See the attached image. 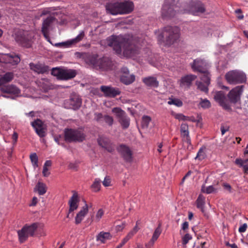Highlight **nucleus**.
Wrapping results in <instances>:
<instances>
[{"instance_id":"f257e3e1","label":"nucleus","mask_w":248,"mask_h":248,"mask_svg":"<svg viewBox=\"0 0 248 248\" xmlns=\"http://www.w3.org/2000/svg\"><path fill=\"white\" fill-rule=\"evenodd\" d=\"M108 45L112 47L120 57L132 58L138 54L140 48L133 37L112 35L107 40Z\"/></svg>"},{"instance_id":"f03ea898","label":"nucleus","mask_w":248,"mask_h":248,"mask_svg":"<svg viewBox=\"0 0 248 248\" xmlns=\"http://www.w3.org/2000/svg\"><path fill=\"white\" fill-rule=\"evenodd\" d=\"M174 0H165L164 4L162 7V16L164 18H171L174 17L178 13H189L194 16H198L205 11L203 4L199 1H191L186 6V8L179 10L177 6L170 3Z\"/></svg>"},{"instance_id":"7ed1b4c3","label":"nucleus","mask_w":248,"mask_h":248,"mask_svg":"<svg viewBox=\"0 0 248 248\" xmlns=\"http://www.w3.org/2000/svg\"><path fill=\"white\" fill-rule=\"evenodd\" d=\"M244 87V85L235 87L230 91L228 94V98L223 91H218V102L224 109L230 110L231 108L229 102L236 103L240 100Z\"/></svg>"},{"instance_id":"20e7f679","label":"nucleus","mask_w":248,"mask_h":248,"mask_svg":"<svg viewBox=\"0 0 248 248\" xmlns=\"http://www.w3.org/2000/svg\"><path fill=\"white\" fill-rule=\"evenodd\" d=\"M13 36L19 45L30 48L35 41V33L32 31L18 29L15 31Z\"/></svg>"},{"instance_id":"39448f33","label":"nucleus","mask_w":248,"mask_h":248,"mask_svg":"<svg viewBox=\"0 0 248 248\" xmlns=\"http://www.w3.org/2000/svg\"><path fill=\"white\" fill-rule=\"evenodd\" d=\"M64 140L67 142H81L85 140L86 135L81 129L66 128L64 131Z\"/></svg>"},{"instance_id":"423d86ee","label":"nucleus","mask_w":248,"mask_h":248,"mask_svg":"<svg viewBox=\"0 0 248 248\" xmlns=\"http://www.w3.org/2000/svg\"><path fill=\"white\" fill-rule=\"evenodd\" d=\"M165 44L168 46L172 45L180 37V30L177 27L167 26L162 32Z\"/></svg>"},{"instance_id":"0eeeda50","label":"nucleus","mask_w":248,"mask_h":248,"mask_svg":"<svg viewBox=\"0 0 248 248\" xmlns=\"http://www.w3.org/2000/svg\"><path fill=\"white\" fill-rule=\"evenodd\" d=\"M96 69H99L102 70H108L111 69L113 65L112 61L108 57H103L97 59L94 56L90 57L87 62Z\"/></svg>"},{"instance_id":"6e6552de","label":"nucleus","mask_w":248,"mask_h":248,"mask_svg":"<svg viewBox=\"0 0 248 248\" xmlns=\"http://www.w3.org/2000/svg\"><path fill=\"white\" fill-rule=\"evenodd\" d=\"M225 78L230 84L243 83L247 80L246 75L243 72L237 70L229 71L225 74Z\"/></svg>"},{"instance_id":"1a4fd4ad","label":"nucleus","mask_w":248,"mask_h":248,"mask_svg":"<svg viewBox=\"0 0 248 248\" xmlns=\"http://www.w3.org/2000/svg\"><path fill=\"white\" fill-rule=\"evenodd\" d=\"M120 156L126 162L131 163L133 160V151L128 145L120 144L116 148Z\"/></svg>"},{"instance_id":"9d476101","label":"nucleus","mask_w":248,"mask_h":248,"mask_svg":"<svg viewBox=\"0 0 248 248\" xmlns=\"http://www.w3.org/2000/svg\"><path fill=\"white\" fill-rule=\"evenodd\" d=\"M112 112L115 114L123 129H126L129 127L130 120L124 111L120 108L116 107L112 108Z\"/></svg>"},{"instance_id":"9b49d317","label":"nucleus","mask_w":248,"mask_h":248,"mask_svg":"<svg viewBox=\"0 0 248 248\" xmlns=\"http://www.w3.org/2000/svg\"><path fill=\"white\" fill-rule=\"evenodd\" d=\"M120 81L125 85H129L135 80V76L130 74L129 71L126 67H123L121 69Z\"/></svg>"},{"instance_id":"f8f14e48","label":"nucleus","mask_w":248,"mask_h":248,"mask_svg":"<svg viewBox=\"0 0 248 248\" xmlns=\"http://www.w3.org/2000/svg\"><path fill=\"white\" fill-rule=\"evenodd\" d=\"M100 90L104 93V95L107 97H115L121 94L120 89L113 87L110 86L102 85L100 87Z\"/></svg>"},{"instance_id":"ddd939ff","label":"nucleus","mask_w":248,"mask_h":248,"mask_svg":"<svg viewBox=\"0 0 248 248\" xmlns=\"http://www.w3.org/2000/svg\"><path fill=\"white\" fill-rule=\"evenodd\" d=\"M31 125L34 129L36 134L41 138L45 137L46 135V128L43 122L39 119H37L31 123Z\"/></svg>"},{"instance_id":"4468645a","label":"nucleus","mask_w":248,"mask_h":248,"mask_svg":"<svg viewBox=\"0 0 248 248\" xmlns=\"http://www.w3.org/2000/svg\"><path fill=\"white\" fill-rule=\"evenodd\" d=\"M85 33L84 31H81L76 38L64 42L57 43L55 44V46L65 47H70L79 42L83 39Z\"/></svg>"},{"instance_id":"2eb2a0df","label":"nucleus","mask_w":248,"mask_h":248,"mask_svg":"<svg viewBox=\"0 0 248 248\" xmlns=\"http://www.w3.org/2000/svg\"><path fill=\"white\" fill-rule=\"evenodd\" d=\"M191 68L194 71H198L200 73L204 72L207 70V63L204 60L198 58L194 60L191 64Z\"/></svg>"},{"instance_id":"dca6fc26","label":"nucleus","mask_w":248,"mask_h":248,"mask_svg":"<svg viewBox=\"0 0 248 248\" xmlns=\"http://www.w3.org/2000/svg\"><path fill=\"white\" fill-rule=\"evenodd\" d=\"M197 76L190 74L182 77L179 81L180 87L185 89H189L192 82L195 80Z\"/></svg>"},{"instance_id":"f3484780","label":"nucleus","mask_w":248,"mask_h":248,"mask_svg":"<svg viewBox=\"0 0 248 248\" xmlns=\"http://www.w3.org/2000/svg\"><path fill=\"white\" fill-rule=\"evenodd\" d=\"M106 9L107 12L111 15H122L120 2H119L107 4L106 6Z\"/></svg>"},{"instance_id":"a211bd4d","label":"nucleus","mask_w":248,"mask_h":248,"mask_svg":"<svg viewBox=\"0 0 248 248\" xmlns=\"http://www.w3.org/2000/svg\"><path fill=\"white\" fill-rule=\"evenodd\" d=\"M98 144L109 152L114 151V147L109 139L107 138L100 137L97 139Z\"/></svg>"},{"instance_id":"6ab92c4d","label":"nucleus","mask_w":248,"mask_h":248,"mask_svg":"<svg viewBox=\"0 0 248 248\" xmlns=\"http://www.w3.org/2000/svg\"><path fill=\"white\" fill-rule=\"evenodd\" d=\"M120 5L122 15L128 14L131 13L134 8L133 2L130 0H124L123 2H120Z\"/></svg>"},{"instance_id":"aec40b11","label":"nucleus","mask_w":248,"mask_h":248,"mask_svg":"<svg viewBox=\"0 0 248 248\" xmlns=\"http://www.w3.org/2000/svg\"><path fill=\"white\" fill-rule=\"evenodd\" d=\"M78 194L77 192L73 191V194L68 202L69 212H73L78 209Z\"/></svg>"},{"instance_id":"412c9836","label":"nucleus","mask_w":248,"mask_h":248,"mask_svg":"<svg viewBox=\"0 0 248 248\" xmlns=\"http://www.w3.org/2000/svg\"><path fill=\"white\" fill-rule=\"evenodd\" d=\"M0 89L1 92L4 93L18 95L20 93V90L13 85L2 86Z\"/></svg>"},{"instance_id":"4be33fe9","label":"nucleus","mask_w":248,"mask_h":248,"mask_svg":"<svg viewBox=\"0 0 248 248\" xmlns=\"http://www.w3.org/2000/svg\"><path fill=\"white\" fill-rule=\"evenodd\" d=\"M30 67L31 70L38 73L44 74L47 73L49 71V67L42 64H34L31 63Z\"/></svg>"},{"instance_id":"5701e85b","label":"nucleus","mask_w":248,"mask_h":248,"mask_svg":"<svg viewBox=\"0 0 248 248\" xmlns=\"http://www.w3.org/2000/svg\"><path fill=\"white\" fill-rule=\"evenodd\" d=\"M142 81L145 85L150 88H157L159 86V81L155 77L149 76L144 78Z\"/></svg>"},{"instance_id":"b1692460","label":"nucleus","mask_w":248,"mask_h":248,"mask_svg":"<svg viewBox=\"0 0 248 248\" xmlns=\"http://www.w3.org/2000/svg\"><path fill=\"white\" fill-rule=\"evenodd\" d=\"M54 18L52 16L47 17L44 20L42 24V32L45 37H47L48 33V29L50 24L52 23Z\"/></svg>"},{"instance_id":"393cba45","label":"nucleus","mask_w":248,"mask_h":248,"mask_svg":"<svg viewBox=\"0 0 248 248\" xmlns=\"http://www.w3.org/2000/svg\"><path fill=\"white\" fill-rule=\"evenodd\" d=\"M77 75L75 70L62 69L61 74V80H68L74 78Z\"/></svg>"},{"instance_id":"a878e982","label":"nucleus","mask_w":248,"mask_h":248,"mask_svg":"<svg viewBox=\"0 0 248 248\" xmlns=\"http://www.w3.org/2000/svg\"><path fill=\"white\" fill-rule=\"evenodd\" d=\"M88 212V206L87 203L82 207L80 211L77 214L75 217V223L76 224H79L83 220L84 217Z\"/></svg>"},{"instance_id":"bb28decb","label":"nucleus","mask_w":248,"mask_h":248,"mask_svg":"<svg viewBox=\"0 0 248 248\" xmlns=\"http://www.w3.org/2000/svg\"><path fill=\"white\" fill-rule=\"evenodd\" d=\"M180 131L182 137L187 143H190V140L189 136L188 126L187 124H182L180 127Z\"/></svg>"},{"instance_id":"cd10ccee","label":"nucleus","mask_w":248,"mask_h":248,"mask_svg":"<svg viewBox=\"0 0 248 248\" xmlns=\"http://www.w3.org/2000/svg\"><path fill=\"white\" fill-rule=\"evenodd\" d=\"M112 235L108 232H101L97 236L96 240L101 243H105L107 240H110Z\"/></svg>"},{"instance_id":"c85d7f7f","label":"nucleus","mask_w":248,"mask_h":248,"mask_svg":"<svg viewBox=\"0 0 248 248\" xmlns=\"http://www.w3.org/2000/svg\"><path fill=\"white\" fill-rule=\"evenodd\" d=\"M70 108L76 110L78 109L81 106V100L76 96L71 97L69 99Z\"/></svg>"},{"instance_id":"c756f323","label":"nucleus","mask_w":248,"mask_h":248,"mask_svg":"<svg viewBox=\"0 0 248 248\" xmlns=\"http://www.w3.org/2000/svg\"><path fill=\"white\" fill-rule=\"evenodd\" d=\"M235 163L239 167H243L245 174H248V158L244 160L237 158L235 160Z\"/></svg>"},{"instance_id":"7c9ffc66","label":"nucleus","mask_w":248,"mask_h":248,"mask_svg":"<svg viewBox=\"0 0 248 248\" xmlns=\"http://www.w3.org/2000/svg\"><path fill=\"white\" fill-rule=\"evenodd\" d=\"M34 191H37L40 195H43L46 192V186L43 183L38 182L34 188Z\"/></svg>"},{"instance_id":"2f4dec72","label":"nucleus","mask_w":248,"mask_h":248,"mask_svg":"<svg viewBox=\"0 0 248 248\" xmlns=\"http://www.w3.org/2000/svg\"><path fill=\"white\" fill-rule=\"evenodd\" d=\"M25 228H22L21 230L18 231V235L19 240L20 243H22L24 242L28 238V237L30 236L26 230H25Z\"/></svg>"},{"instance_id":"473e14b6","label":"nucleus","mask_w":248,"mask_h":248,"mask_svg":"<svg viewBox=\"0 0 248 248\" xmlns=\"http://www.w3.org/2000/svg\"><path fill=\"white\" fill-rule=\"evenodd\" d=\"M101 180L99 178H95L91 186V188L94 192H98L100 190Z\"/></svg>"},{"instance_id":"72a5a7b5","label":"nucleus","mask_w":248,"mask_h":248,"mask_svg":"<svg viewBox=\"0 0 248 248\" xmlns=\"http://www.w3.org/2000/svg\"><path fill=\"white\" fill-rule=\"evenodd\" d=\"M205 198L202 195L200 194L196 201L197 207L201 209L202 212L205 204Z\"/></svg>"},{"instance_id":"f704fd0d","label":"nucleus","mask_w":248,"mask_h":248,"mask_svg":"<svg viewBox=\"0 0 248 248\" xmlns=\"http://www.w3.org/2000/svg\"><path fill=\"white\" fill-rule=\"evenodd\" d=\"M23 228L26 229L25 230L27 231V233H29L30 236H33L37 228V224L36 223H33L30 226H24Z\"/></svg>"},{"instance_id":"c9c22d12","label":"nucleus","mask_w":248,"mask_h":248,"mask_svg":"<svg viewBox=\"0 0 248 248\" xmlns=\"http://www.w3.org/2000/svg\"><path fill=\"white\" fill-rule=\"evenodd\" d=\"M202 74V76L201 77V80L202 82L204 83L206 85H209L210 84V74L208 72L207 70L205 71L204 72H201Z\"/></svg>"},{"instance_id":"e433bc0d","label":"nucleus","mask_w":248,"mask_h":248,"mask_svg":"<svg viewBox=\"0 0 248 248\" xmlns=\"http://www.w3.org/2000/svg\"><path fill=\"white\" fill-rule=\"evenodd\" d=\"M161 232V230L160 227L159 226H158L155 230L150 243H151L152 244H153L155 242V241L157 239V238L159 236Z\"/></svg>"},{"instance_id":"4c0bfd02","label":"nucleus","mask_w":248,"mask_h":248,"mask_svg":"<svg viewBox=\"0 0 248 248\" xmlns=\"http://www.w3.org/2000/svg\"><path fill=\"white\" fill-rule=\"evenodd\" d=\"M151 121L150 117L144 115L142 117L141 121V126L143 128H147L149 124Z\"/></svg>"},{"instance_id":"58836bf2","label":"nucleus","mask_w":248,"mask_h":248,"mask_svg":"<svg viewBox=\"0 0 248 248\" xmlns=\"http://www.w3.org/2000/svg\"><path fill=\"white\" fill-rule=\"evenodd\" d=\"M62 69L59 68H53L51 70V74L57 78L58 79H61V74Z\"/></svg>"},{"instance_id":"ea45409f","label":"nucleus","mask_w":248,"mask_h":248,"mask_svg":"<svg viewBox=\"0 0 248 248\" xmlns=\"http://www.w3.org/2000/svg\"><path fill=\"white\" fill-rule=\"evenodd\" d=\"M196 84L197 85L198 87V89L200 90L201 91L204 92H208V88L207 86L209 85H206L204 83L201 81H197L196 82Z\"/></svg>"},{"instance_id":"a19ab883","label":"nucleus","mask_w":248,"mask_h":248,"mask_svg":"<svg viewBox=\"0 0 248 248\" xmlns=\"http://www.w3.org/2000/svg\"><path fill=\"white\" fill-rule=\"evenodd\" d=\"M168 103L169 105H174L178 107H181L183 105L182 101L180 99L177 98H170L169 101L168 102Z\"/></svg>"},{"instance_id":"79ce46f5","label":"nucleus","mask_w":248,"mask_h":248,"mask_svg":"<svg viewBox=\"0 0 248 248\" xmlns=\"http://www.w3.org/2000/svg\"><path fill=\"white\" fill-rule=\"evenodd\" d=\"M30 159L34 168L38 167V158L36 153H32L30 155Z\"/></svg>"},{"instance_id":"37998d69","label":"nucleus","mask_w":248,"mask_h":248,"mask_svg":"<svg viewBox=\"0 0 248 248\" xmlns=\"http://www.w3.org/2000/svg\"><path fill=\"white\" fill-rule=\"evenodd\" d=\"M199 105L203 109L208 108L211 107V103L207 99H201Z\"/></svg>"},{"instance_id":"c03bdc74","label":"nucleus","mask_w":248,"mask_h":248,"mask_svg":"<svg viewBox=\"0 0 248 248\" xmlns=\"http://www.w3.org/2000/svg\"><path fill=\"white\" fill-rule=\"evenodd\" d=\"M94 119L98 123H102L104 121V117L102 113L99 112H95L94 114Z\"/></svg>"},{"instance_id":"a18cd8bd","label":"nucleus","mask_w":248,"mask_h":248,"mask_svg":"<svg viewBox=\"0 0 248 248\" xmlns=\"http://www.w3.org/2000/svg\"><path fill=\"white\" fill-rule=\"evenodd\" d=\"M14 78V75L12 73L8 72L3 75L1 78L2 79L6 82H8L11 81Z\"/></svg>"},{"instance_id":"49530a36","label":"nucleus","mask_w":248,"mask_h":248,"mask_svg":"<svg viewBox=\"0 0 248 248\" xmlns=\"http://www.w3.org/2000/svg\"><path fill=\"white\" fill-rule=\"evenodd\" d=\"M104 121L109 126H111L114 122V119L112 116L108 115H105L104 117Z\"/></svg>"},{"instance_id":"de8ad7c7","label":"nucleus","mask_w":248,"mask_h":248,"mask_svg":"<svg viewBox=\"0 0 248 248\" xmlns=\"http://www.w3.org/2000/svg\"><path fill=\"white\" fill-rule=\"evenodd\" d=\"M204 149H205V148H204V149L202 148L199 150V152L197 153V156L195 157V159H198L200 160H202L205 157L206 155L205 152H204Z\"/></svg>"},{"instance_id":"09e8293b","label":"nucleus","mask_w":248,"mask_h":248,"mask_svg":"<svg viewBox=\"0 0 248 248\" xmlns=\"http://www.w3.org/2000/svg\"><path fill=\"white\" fill-rule=\"evenodd\" d=\"M104 214V211L102 209H100L98 210L93 220L95 222H98L100 221V219L102 218Z\"/></svg>"},{"instance_id":"8fccbe9b","label":"nucleus","mask_w":248,"mask_h":248,"mask_svg":"<svg viewBox=\"0 0 248 248\" xmlns=\"http://www.w3.org/2000/svg\"><path fill=\"white\" fill-rule=\"evenodd\" d=\"M139 228L138 227V223H136V226L127 235L130 239L137 232L139 231Z\"/></svg>"},{"instance_id":"3c124183","label":"nucleus","mask_w":248,"mask_h":248,"mask_svg":"<svg viewBox=\"0 0 248 248\" xmlns=\"http://www.w3.org/2000/svg\"><path fill=\"white\" fill-rule=\"evenodd\" d=\"M111 178L108 176H106L102 182L103 185L105 187L110 186L111 185Z\"/></svg>"},{"instance_id":"603ef678","label":"nucleus","mask_w":248,"mask_h":248,"mask_svg":"<svg viewBox=\"0 0 248 248\" xmlns=\"http://www.w3.org/2000/svg\"><path fill=\"white\" fill-rule=\"evenodd\" d=\"M214 190V187L212 186H210L206 188L204 186H202V191L207 194L212 193Z\"/></svg>"},{"instance_id":"864d4df0","label":"nucleus","mask_w":248,"mask_h":248,"mask_svg":"<svg viewBox=\"0 0 248 248\" xmlns=\"http://www.w3.org/2000/svg\"><path fill=\"white\" fill-rule=\"evenodd\" d=\"M222 186L224 190L228 193L232 192V188L230 185L228 183H224L222 184Z\"/></svg>"},{"instance_id":"5fc2aeb1","label":"nucleus","mask_w":248,"mask_h":248,"mask_svg":"<svg viewBox=\"0 0 248 248\" xmlns=\"http://www.w3.org/2000/svg\"><path fill=\"white\" fill-rule=\"evenodd\" d=\"M192 238L191 236L188 234H186L182 238V243L183 245H186L189 240Z\"/></svg>"},{"instance_id":"6e6d98bb","label":"nucleus","mask_w":248,"mask_h":248,"mask_svg":"<svg viewBox=\"0 0 248 248\" xmlns=\"http://www.w3.org/2000/svg\"><path fill=\"white\" fill-rule=\"evenodd\" d=\"M229 126L227 124H221L220 126V130L221 134L223 135L227 131H229Z\"/></svg>"},{"instance_id":"4d7b16f0","label":"nucleus","mask_w":248,"mask_h":248,"mask_svg":"<svg viewBox=\"0 0 248 248\" xmlns=\"http://www.w3.org/2000/svg\"><path fill=\"white\" fill-rule=\"evenodd\" d=\"M130 238L127 235L123 239L122 242L116 247V248H121Z\"/></svg>"},{"instance_id":"13d9d810","label":"nucleus","mask_w":248,"mask_h":248,"mask_svg":"<svg viewBox=\"0 0 248 248\" xmlns=\"http://www.w3.org/2000/svg\"><path fill=\"white\" fill-rule=\"evenodd\" d=\"M248 227V225L246 223L243 224L242 225H241L238 229V231L239 232H244L246 231L247 228Z\"/></svg>"},{"instance_id":"bf43d9fd","label":"nucleus","mask_w":248,"mask_h":248,"mask_svg":"<svg viewBox=\"0 0 248 248\" xmlns=\"http://www.w3.org/2000/svg\"><path fill=\"white\" fill-rule=\"evenodd\" d=\"M201 120L202 117L199 115L197 116V119H196L194 116H191L189 117V121H191L192 122H200Z\"/></svg>"},{"instance_id":"052dcab7","label":"nucleus","mask_w":248,"mask_h":248,"mask_svg":"<svg viewBox=\"0 0 248 248\" xmlns=\"http://www.w3.org/2000/svg\"><path fill=\"white\" fill-rule=\"evenodd\" d=\"M235 12L236 14H237L238 15L237 17L239 19H243L244 16L242 14V11L240 9H236L235 11Z\"/></svg>"},{"instance_id":"680f3d73","label":"nucleus","mask_w":248,"mask_h":248,"mask_svg":"<svg viewBox=\"0 0 248 248\" xmlns=\"http://www.w3.org/2000/svg\"><path fill=\"white\" fill-rule=\"evenodd\" d=\"M175 119L179 120V121H184L185 115L181 113H177L174 115Z\"/></svg>"},{"instance_id":"e2e57ef3","label":"nucleus","mask_w":248,"mask_h":248,"mask_svg":"<svg viewBox=\"0 0 248 248\" xmlns=\"http://www.w3.org/2000/svg\"><path fill=\"white\" fill-rule=\"evenodd\" d=\"M10 57L14 59V62L16 64L18 63L20 61V58L17 55L10 54Z\"/></svg>"},{"instance_id":"0e129e2a","label":"nucleus","mask_w":248,"mask_h":248,"mask_svg":"<svg viewBox=\"0 0 248 248\" xmlns=\"http://www.w3.org/2000/svg\"><path fill=\"white\" fill-rule=\"evenodd\" d=\"M42 173H43L44 176H45V177L48 176L50 174V172L48 171V170L47 168H46L44 167H43V170Z\"/></svg>"},{"instance_id":"69168bd1","label":"nucleus","mask_w":248,"mask_h":248,"mask_svg":"<svg viewBox=\"0 0 248 248\" xmlns=\"http://www.w3.org/2000/svg\"><path fill=\"white\" fill-rule=\"evenodd\" d=\"M52 88H52V85H50L49 83H48L46 84L43 87V89H44L45 92H47V91H48L49 90H51Z\"/></svg>"},{"instance_id":"338daca9","label":"nucleus","mask_w":248,"mask_h":248,"mask_svg":"<svg viewBox=\"0 0 248 248\" xmlns=\"http://www.w3.org/2000/svg\"><path fill=\"white\" fill-rule=\"evenodd\" d=\"M188 226H189L188 225V223L187 222H186V221H185L182 224V229L183 231H186V230L188 229Z\"/></svg>"},{"instance_id":"774afa93","label":"nucleus","mask_w":248,"mask_h":248,"mask_svg":"<svg viewBox=\"0 0 248 248\" xmlns=\"http://www.w3.org/2000/svg\"><path fill=\"white\" fill-rule=\"evenodd\" d=\"M18 138V134L16 132H15L12 135V139L15 142H16Z\"/></svg>"}]
</instances>
